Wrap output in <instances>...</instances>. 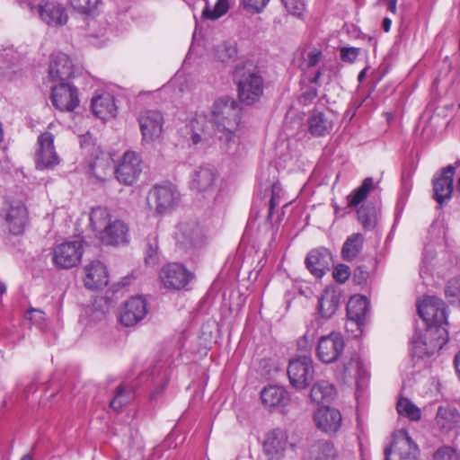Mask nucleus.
Segmentation results:
<instances>
[{"label": "nucleus", "mask_w": 460, "mask_h": 460, "mask_svg": "<svg viewBox=\"0 0 460 460\" xmlns=\"http://www.w3.org/2000/svg\"><path fill=\"white\" fill-rule=\"evenodd\" d=\"M241 121V108L228 96L217 99L211 111V123L222 152L234 155L239 149V139L235 134Z\"/></svg>", "instance_id": "obj_1"}, {"label": "nucleus", "mask_w": 460, "mask_h": 460, "mask_svg": "<svg viewBox=\"0 0 460 460\" xmlns=\"http://www.w3.org/2000/svg\"><path fill=\"white\" fill-rule=\"evenodd\" d=\"M233 77L242 103L252 105L260 100L263 93L264 81L255 65L252 62L237 64Z\"/></svg>", "instance_id": "obj_2"}, {"label": "nucleus", "mask_w": 460, "mask_h": 460, "mask_svg": "<svg viewBox=\"0 0 460 460\" xmlns=\"http://www.w3.org/2000/svg\"><path fill=\"white\" fill-rule=\"evenodd\" d=\"M447 340L448 332L446 328L427 329L424 336L421 334L413 336L411 354L418 358L430 357L441 349Z\"/></svg>", "instance_id": "obj_3"}, {"label": "nucleus", "mask_w": 460, "mask_h": 460, "mask_svg": "<svg viewBox=\"0 0 460 460\" xmlns=\"http://www.w3.org/2000/svg\"><path fill=\"white\" fill-rule=\"evenodd\" d=\"M418 314L427 323V329L445 328L447 324L446 305L442 299L427 296L417 305Z\"/></svg>", "instance_id": "obj_4"}, {"label": "nucleus", "mask_w": 460, "mask_h": 460, "mask_svg": "<svg viewBox=\"0 0 460 460\" xmlns=\"http://www.w3.org/2000/svg\"><path fill=\"white\" fill-rule=\"evenodd\" d=\"M287 372L293 387L297 390L305 389L314 380V361L307 356L297 357L289 361Z\"/></svg>", "instance_id": "obj_5"}, {"label": "nucleus", "mask_w": 460, "mask_h": 460, "mask_svg": "<svg viewBox=\"0 0 460 460\" xmlns=\"http://www.w3.org/2000/svg\"><path fill=\"white\" fill-rule=\"evenodd\" d=\"M148 205L158 214L172 210L179 203L180 193L172 184L156 185L148 194Z\"/></svg>", "instance_id": "obj_6"}, {"label": "nucleus", "mask_w": 460, "mask_h": 460, "mask_svg": "<svg viewBox=\"0 0 460 460\" xmlns=\"http://www.w3.org/2000/svg\"><path fill=\"white\" fill-rule=\"evenodd\" d=\"M84 253L83 241H66L53 249V263L62 269H71L79 264Z\"/></svg>", "instance_id": "obj_7"}, {"label": "nucleus", "mask_w": 460, "mask_h": 460, "mask_svg": "<svg viewBox=\"0 0 460 460\" xmlns=\"http://www.w3.org/2000/svg\"><path fill=\"white\" fill-rule=\"evenodd\" d=\"M420 450L409 434L402 430L390 447L385 449V460H418Z\"/></svg>", "instance_id": "obj_8"}, {"label": "nucleus", "mask_w": 460, "mask_h": 460, "mask_svg": "<svg viewBox=\"0 0 460 460\" xmlns=\"http://www.w3.org/2000/svg\"><path fill=\"white\" fill-rule=\"evenodd\" d=\"M31 10L39 15L44 23L50 27L64 26L68 21L66 7L57 1L40 0Z\"/></svg>", "instance_id": "obj_9"}, {"label": "nucleus", "mask_w": 460, "mask_h": 460, "mask_svg": "<svg viewBox=\"0 0 460 460\" xmlns=\"http://www.w3.org/2000/svg\"><path fill=\"white\" fill-rule=\"evenodd\" d=\"M345 342L338 332L322 336L317 342L316 356L320 361L331 364L337 361L342 354Z\"/></svg>", "instance_id": "obj_10"}, {"label": "nucleus", "mask_w": 460, "mask_h": 460, "mask_svg": "<svg viewBox=\"0 0 460 460\" xmlns=\"http://www.w3.org/2000/svg\"><path fill=\"white\" fill-rule=\"evenodd\" d=\"M142 172V161L140 156L133 152L124 153L121 161L114 170L117 180L124 185H132Z\"/></svg>", "instance_id": "obj_11"}, {"label": "nucleus", "mask_w": 460, "mask_h": 460, "mask_svg": "<svg viewBox=\"0 0 460 460\" xmlns=\"http://www.w3.org/2000/svg\"><path fill=\"white\" fill-rule=\"evenodd\" d=\"M72 58L62 52L53 53L49 66V78L52 82L67 83L75 74Z\"/></svg>", "instance_id": "obj_12"}, {"label": "nucleus", "mask_w": 460, "mask_h": 460, "mask_svg": "<svg viewBox=\"0 0 460 460\" xmlns=\"http://www.w3.org/2000/svg\"><path fill=\"white\" fill-rule=\"evenodd\" d=\"M142 139L150 143L158 138L163 131L164 117L158 111H141L137 118Z\"/></svg>", "instance_id": "obj_13"}, {"label": "nucleus", "mask_w": 460, "mask_h": 460, "mask_svg": "<svg viewBox=\"0 0 460 460\" xmlns=\"http://www.w3.org/2000/svg\"><path fill=\"white\" fill-rule=\"evenodd\" d=\"M51 101L56 109L72 111L79 103L77 90L69 83H58L51 86Z\"/></svg>", "instance_id": "obj_14"}, {"label": "nucleus", "mask_w": 460, "mask_h": 460, "mask_svg": "<svg viewBox=\"0 0 460 460\" xmlns=\"http://www.w3.org/2000/svg\"><path fill=\"white\" fill-rule=\"evenodd\" d=\"M160 279L164 288L181 289L192 279V274L181 263H168L160 271Z\"/></svg>", "instance_id": "obj_15"}, {"label": "nucleus", "mask_w": 460, "mask_h": 460, "mask_svg": "<svg viewBox=\"0 0 460 460\" xmlns=\"http://www.w3.org/2000/svg\"><path fill=\"white\" fill-rule=\"evenodd\" d=\"M38 149L35 155V163L38 169L52 168L59 163L54 147V136L44 132L38 137Z\"/></svg>", "instance_id": "obj_16"}, {"label": "nucleus", "mask_w": 460, "mask_h": 460, "mask_svg": "<svg viewBox=\"0 0 460 460\" xmlns=\"http://www.w3.org/2000/svg\"><path fill=\"white\" fill-rule=\"evenodd\" d=\"M178 243L185 249H199L205 244L206 236L197 222H182L176 234Z\"/></svg>", "instance_id": "obj_17"}, {"label": "nucleus", "mask_w": 460, "mask_h": 460, "mask_svg": "<svg viewBox=\"0 0 460 460\" xmlns=\"http://www.w3.org/2000/svg\"><path fill=\"white\" fill-rule=\"evenodd\" d=\"M455 172L456 169L453 165H447L432 180L433 198L439 205L451 199Z\"/></svg>", "instance_id": "obj_18"}, {"label": "nucleus", "mask_w": 460, "mask_h": 460, "mask_svg": "<svg viewBox=\"0 0 460 460\" xmlns=\"http://www.w3.org/2000/svg\"><path fill=\"white\" fill-rule=\"evenodd\" d=\"M217 172L211 166H200L194 171L191 181L190 188L204 197L215 192L217 186Z\"/></svg>", "instance_id": "obj_19"}, {"label": "nucleus", "mask_w": 460, "mask_h": 460, "mask_svg": "<svg viewBox=\"0 0 460 460\" xmlns=\"http://www.w3.org/2000/svg\"><path fill=\"white\" fill-rule=\"evenodd\" d=\"M146 303L141 296H133L125 302L119 311V322L124 326H133L146 314Z\"/></svg>", "instance_id": "obj_20"}, {"label": "nucleus", "mask_w": 460, "mask_h": 460, "mask_svg": "<svg viewBox=\"0 0 460 460\" xmlns=\"http://www.w3.org/2000/svg\"><path fill=\"white\" fill-rule=\"evenodd\" d=\"M314 420L317 428L326 434H335L342 422L340 411L329 406L318 408L314 412Z\"/></svg>", "instance_id": "obj_21"}, {"label": "nucleus", "mask_w": 460, "mask_h": 460, "mask_svg": "<svg viewBox=\"0 0 460 460\" xmlns=\"http://www.w3.org/2000/svg\"><path fill=\"white\" fill-rule=\"evenodd\" d=\"M288 444L285 430L275 429L269 432L263 443V450L268 460H282Z\"/></svg>", "instance_id": "obj_22"}, {"label": "nucleus", "mask_w": 460, "mask_h": 460, "mask_svg": "<svg viewBox=\"0 0 460 460\" xmlns=\"http://www.w3.org/2000/svg\"><path fill=\"white\" fill-rule=\"evenodd\" d=\"M27 219V208L21 201H13L8 205L4 220L6 227L11 234H22L24 231Z\"/></svg>", "instance_id": "obj_23"}, {"label": "nucleus", "mask_w": 460, "mask_h": 460, "mask_svg": "<svg viewBox=\"0 0 460 460\" xmlns=\"http://www.w3.org/2000/svg\"><path fill=\"white\" fill-rule=\"evenodd\" d=\"M102 242L108 245L124 244L128 242V227L119 219H114L100 235Z\"/></svg>", "instance_id": "obj_24"}, {"label": "nucleus", "mask_w": 460, "mask_h": 460, "mask_svg": "<svg viewBox=\"0 0 460 460\" xmlns=\"http://www.w3.org/2000/svg\"><path fill=\"white\" fill-rule=\"evenodd\" d=\"M331 253L327 249L312 250L305 258L308 270L317 278H321L329 270Z\"/></svg>", "instance_id": "obj_25"}, {"label": "nucleus", "mask_w": 460, "mask_h": 460, "mask_svg": "<svg viewBox=\"0 0 460 460\" xmlns=\"http://www.w3.org/2000/svg\"><path fill=\"white\" fill-rule=\"evenodd\" d=\"M84 286L88 289H99L108 284V272L106 267L100 261H92L84 269Z\"/></svg>", "instance_id": "obj_26"}, {"label": "nucleus", "mask_w": 460, "mask_h": 460, "mask_svg": "<svg viewBox=\"0 0 460 460\" xmlns=\"http://www.w3.org/2000/svg\"><path fill=\"white\" fill-rule=\"evenodd\" d=\"M261 399L266 408L274 410L287 405L289 395L282 386L268 385L261 390Z\"/></svg>", "instance_id": "obj_27"}, {"label": "nucleus", "mask_w": 460, "mask_h": 460, "mask_svg": "<svg viewBox=\"0 0 460 460\" xmlns=\"http://www.w3.org/2000/svg\"><path fill=\"white\" fill-rule=\"evenodd\" d=\"M91 107L94 115L101 119L106 120L116 117L117 107L113 96L110 93H105L93 97Z\"/></svg>", "instance_id": "obj_28"}, {"label": "nucleus", "mask_w": 460, "mask_h": 460, "mask_svg": "<svg viewBox=\"0 0 460 460\" xmlns=\"http://www.w3.org/2000/svg\"><path fill=\"white\" fill-rule=\"evenodd\" d=\"M310 460H340L339 452L330 439L314 441L309 450Z\"/></svg>", "instance_id": "obj_29"}, {"label": "nucleus", "mask_w": 460, "mask_h": 460, "mask_svg": "<svg viewBox=\"0 0 460 460\" xmlns=\"http://www.w3.org/2000/svg\"><path fill=\"white\" fill-rule=\"evenodd\" d=\"M341 293L339 290L330 288H326L319 299L318 309L323 318L332 317L339 307Z\"/></svg>", "instance_id": "obj_30"}, {"label": "nucleus", "mask_w": 460, "mask_h": 460, "mask_svg": "<svg viewBox=\"0 0 460 460\" xmlns=\"http://www.w3.org/2000/svg\"><path fill=\"white\" fill-rule=\"evenodd\" d=\"M369 311V303L362 296H352L347 304V315L349 320L358 325L364 323L367 314Z\"/></svg>", "instance_id": "obj_31"}, {"label": "nucleus", "mask_w": 460, "mask_h": 460, "mask_svg": "<svg viewBox=\"0 0 460 460\" xmlns=\"http://www.w3.org/2000/svg\"><path fill=\"white\" fill-rule=\"evenodd\" d=\"M308 127L313 136L323 137L331 133L333 125L325 113L314 111L308 118Z\"/></svg>", "instance_id": "obj_32"}, {"label": "nucleus", "mask_w": 460, "mask_h": 460, "mask_svg": "<svg viewBox=\"0 0 460 460\" xmlns=\"http://www.w3.org/2000/svg\"><path fill=\"white\" fill-rule=\"evenodd\" d=\"M365 238L360 233H354L349 235L341 248V256L343 260L351 261L355 260L362 252Z\"/></svg>", "instance_id": "obj_33"}, {"label": "nucleus", "mask_w": 460, "mask_h": 460, "mask_svg": "<svg viewBox=\"0 0 460 460\" xmlns=\"http://www.w3.org/2000/svg\"><path fill=\"white\" fill-rule=\"evenodd\" d=\"M112 159L104 154L98 155L90 164L92 174L98 180L104 181L108 175L114 172Z\"/></svg>", "instance_id": "obj_34"}, {"label": "nucleus", "mask_w": 460, "mask_h": 460, "mask_svg": "<svg viewBox=\"0 0 460 460\" xmlns=\"http://www.w3.org/2000/svg\"><path fill=\"white\" fill-rule=\"evenodd\" d=\"M460 423V415L454 408L439 407L436 415V424L442 430H451Z\"/></svg>", "instance_id": "obj_35"}, {"label": "nucleus", "mask_w": 460, "mask_h": 460, "mask_svg": "<svg viewBox=\"0 0 460 460\" xmlns=\"http://www.w3.org/2000/svg\"><path fill=\"white\" fill-rule=\"evenodd\" d=\"M335 394L334 387L328 381L321 380L314 385L310 397L313 401L321 403L330 402Z\"/></svg>", "instance_id": "obj_36"}, {"label": "nucleus", "mask_w": 460, "mask_h": 460, "mask_svg": "<svg viewBox=\"0 0 460 460\" xmlns=\"http://www.w3.org/2000/svg\"><path fill=\"white\" fill-rule=\"evenodd\" d=\"M109 210L106 208L98 207L92 210L90 214V224L93 231L100 234L112 222Z\"/></svg>", "instance_id": "obj_37"}, {"label": "nucleus", "mask_w": 460, "mask_h": 460, "mask_svg": "<svg viewBox=\"0 0 460 460\" xmlns=\"http://www.w3.org/2000/svg\"><path fill=\"white\" fill-rule=\"evenodd\" d=\"M374 188L375 184L373 178H366L362 184L348 196V206L349 208H355L359 205L367 197L369 191Z\"/></svg>", "instance_id": "obj_38"}, {"label": "nucleus", "mask_w": 460, "mask_h": 460, "mask_svg": "<svg viewBox=\"0 0 460 460\" xmlns=\"http://www.w3.org/2000/svg\"><path fill=\"white\" fill-rule=\"evenodd\" d=\"M343 374L345 376L355 379L367 376V369L364 367L358 355H353L349 360L343 363Z\"/></svg>", "instance_id": "obj_39"}, {"label": "nucleus", "mask_w": 460, "mask_h": 460, "mask_svg": "<svg viewBox=\"0 0 460 460\" xmlns=\"http://www.w3.org/2000/svg\"><path fill=\"white\" fill-rule=\"evenodd\" d=\"M358 218L365 229H373L377 219L376 208L371 204L361 206L358 210Z\"/></svg>", "instance_id": "obj_40"}, {"label": "nucleus", "mask_w": 460, "mask_h": 460, "mask_svg": "<svg viewBox=\"0 0 460 460\" xmlns=\"http://www.w3.org/2000/svg\"><path fill=\"white\" fill-rule=\"evenodd\" d=\"M396 408L400 415L405 416L411 420H419L421 418L420 410L407 398H401Z\"/></svg>", "instance_id": "obj_41"}, {"label": "nucleus", "mask_w": 460, "mask_h": 460, "mask_svg": "<svg viewBox=\"0 0 460 460\" xmlns=\"http://www.w3.org/2000/svg\"><path fill=\"white\" fill-rule=\"evenodd\" d=\"M230 8L228 0H217L213 7L208 4L203 10V16L209 20H217L226 14Z\"/></svg>", "instance_id": "obj_42"}, {"label": "nucleus", "mask_w": 460, "mask_h": 460, "mask_svg": "<svg viewBox=\"0 0 460 460\" xmlns=\"http://www.w3.org/2000/svg\"><path fill=\"white\" fill-rule=\"evenodd\" d=\"M101 0H69L71 6L78 13L84 15L93 14Z\"/></svg>", "instance_id": "obj_43"}, {"label": "nucleus", "mask_w": 460, "mask_h": 460, "mask_svg": "<svg viewBox=\"0 0 460 460\" xmlns=\"http://www.w3.org/2000/svg\"><path fill=\"white\" fill-rule=\"evenodd\" d=\"M145 261L146 264L154 265L158 259V242L156 237H148L145 250Z\"/></svg>", "instance_id": "obj_44"}, {"label": "nucleus", "mask_w": 460, "mask_h": 460, "mask_svg": "<svg viewBox=\"0 0 460 460\" xmlns=\"http://www.w3.org/2000/svg\"><path fill=\"white\" fill-rule=\"evenodd\" d=\"M237 51L234 46L229 44L218 45L216 49V57L221 62H228L236 58Z\"/></svg>", "instance_id": "obj_45"}, {"label": "nucleus", "mask_w": 460, "mask_h": 460, "mask_svg": "<svg viewBox=\"0 0 460 460\" xmlns=\"http://www.w3.org/2000/svg\"><path fill=\"white\" fill-rule=\"evenodd\" d=\"M206 119L199 117L193 122V133L191 136V142L193 145H198L207 140L208 133L205 132L203 126L206 123Z\"/></svg>", "instance_id": "obj_46"}, {"label": "nucleus", "mask_w": 460, "mask_h": 460, "mask_svg": "<svg viewBox=\"0 0 460 460\" xmlns=\"http://www.w3.org/2000/svg\"><path fill=\"white\" fill-rule=\"evenodd\" d=\"M130 394H126L124 387L122 385H119L117 387L115 392V396L111 400L110 406L113 410L119 411L121 410L122 406L127 404L130 400Z\"/></svg>", "instance_id": "obj_47"}, {"label": "nucleus", "mask_w": 460, "mask_h": 460, "mask_svg": "<svg viewBox=\"0 0 460 460\" xmlns=\"http://www.w3.org/2000/svg\"><path fill=\"white\" fill-rule=\"evenodd\" d=\"M445 294L447 298L451 299L450 302L459 301L460 303V278H454L448 280Z\"/></svg>", "instance_id": "obj_48"}, {"label": "nucleus", "mask_w": 460, "mask_h": 460, "mask_svg": "<svg viewBox=\"0 0 460 460\" xmlns=\"http://www.w3.org/2000/svg\"><path fill=\"white\" fill-rule=\"evenodd\" d=\"M434 460H460V456L454 448L443 447L435 452Z\"/></svg>", "instance_id": "obj_49"}, {"label": "nucleus", "mask_w": 460, "mask_h": 460, "mask_svg": "<svg viewBox=\"0 0 460 460\" xmlns=\"http://www.w3.org/2000/svg\"><path fill=\"white\" fill-rule=\"evenodd\" d=\"M287 11L294 15L300 17L305 11V3L303 0H282Z\"/></svg>", "instance_id": "obj_50"}, {"label": "nucleus", "mask_w": 460, "mask_h": 460, "mask_svg": "<svg viewBox=\"0 0 460 460\" xmlns=\"http://www.w3.org/2000/svg\"><path fill=\"white\" fill-rule=\"evenodd\" d=\"M359 54V49L354 47H343L341 49V59L343 62L353 63Z\"/></svg>", "instance_id": "obj_51"}, {"label": "nucleus", "mask_w": 460, "mask_h": 460, "mask_svg": "<svg viewBox=\"0 0 460 460\" xmlns=\"http://www.w3.org/2000/svg\"><path fill=\"white\" fill-rule=\"evenodd\" d=\"M333 278L340 283H344L350 276V269L345 264H339L333 270Z\"/></svg>", "instance_id": "obj_52"}, {"label": "nucleus", "mask_w": 460, "mask_h": 460, "mask_svg": "<svg viewBox=\"0 0 460 460\" xmlns=\"http://www.w3.org/2000/svg\"><path fill=\"white\" fill-rule=\"evenodd\" d=\"M270 0H243L244 8L251 13H260Z\"/></svg>", "instance_id": "obj_53"}, {"label": "nucleus", "mask_w": 460, "mask_h": 460, "mask_svg": "<svg viewBox=\"0 0 460 460\" xmlns=\"http://www.w3.org/2000/svg\"><path fill=\"white\" fill-rule=\"evenodd\" d=\"M279 190V187L277 183H274L272 184V193H271V198L269 201V212H268V216H267V218L269 220H271V217H272V215H273V210L275 208L276 206L279 205V196H278V191Z\"/></svg>", "instance_id": "obj_54"}, {"label": "nucleus", "mask_w": 460, "mask_h": 460, "mask_svg": "<svg viewBox=\"0 0 460 460\" xmlns=\"http://www.w3.org/2000/svg\"><path fill=\"white\" fill-rule=\"evenodd\" d=\"M0 58L7 64H13L18 60V54L13 47H6L3 49Z\"/></svg>", "instance_id": "obj_55"}, {"label": "nucleus", "mask_w": 460, "mask_h": 460, "mask_svg": "<svg viewBox=\"0 0 460 460\" xmlns=\"http://www.w3.org/2000/svg\"><path fill=\"white\" fill-rule=\"evenodd\" d=\"M317 96V89L314 86L309 87L305 92L302 93L300 96V102L304 105H307L312 102L314 99Z\"/></svg>", "instance_id": "obj_56"}, {"label": "nucleus", "mask_w": 460, "mask_h": 460, "mask_svg": "<svg viewBox=\"0 0 460 460\" xmlns=\"http://www.w3.org/2000/svg\"><path fill=\"white\" fill-rule=\"evenodd\" d=\"M368 272L365 267L358 266L354 270V279L357 283H365L367 279Z\"/></svg>", "instance_id": "obj_57"}, {"label": "nucleus", "mask_w": 460, "mask_h": 460, "mask_svg": "<svg viewBox=\"0 0 460 460\" xmlns=\"http://www.w3.org/2000/svg\"><path fill=\"white\" fill-rule=\"evenodd\" d=\"M321 58H322L321 51H313V52L308 53L307 66L308 67L315 66L319 63Z\"/></svg>", "instance_id": "obj_58"}, {"label": "nucleus", "mask_w": 460, "mask_h": 460, "mask_svg": "<svg viewBox=\"0 0 460 460\" xmlns=\"http://www.w3.org/2000/svg\"><path fill=\"white\" fill-rule=\"evenodd\" d=\"M326 69V66H323L319 70H317L314 74V75L310 78V83L311 84H319V80L323 73V71Z\"/></svg>", "instance_id": "obj_59"}, {"label": "nucleus", "mask_w": 460, "mask_h": 460, "mask_svg": "<svg viewBox=\"0 0 460 460\" xmlns=\"http://www.w3.org/2000/svg\"><path fill=\"white\" fill-rule=\"evenodd\" d=\"M387 10L392 13H396V0H388L387 1Z\"/></svg>", "instance_id": "obj_60"}, {"label": "nucleus", "mask_w": 460, "mask_h": 460, "mask_svg": "<svg viewBox=\"0 0 460 460\" xmlns=\"http://www.w3.org/2000/svg\"><path fill=\"white\" fill-rule=\"evenodd\" d=\"M166 386V382H164L163 385H161L160 386H158L155 392L151 394V398L154 399L155 398L158 394H160L165 388Z\"/></svg>", "instance_id": "obj_61"}, {"label": "nucleus", "mask_w": 460, "mask_h": 460, "mask_svg": "<svg viewBox=\"0 0 460 460\" xmlns=\"http://www.w3.org/2000/svg\"><path fill=\"white\" fill-rule=\"evenodd\" d=\"M391 24H392V21L389 18L385 17L383 20V23H382L384 31H389L390 28H391Z\"/></svg>", "instance_id": "obj_62"}, {"label": "nucleus", "mask_w": 460, "mask_h": 460, "mask_svg": "<svg viewBox=\"0 0 460 460\" xmlns=\"http://www.w3.org/2000/svg\"><path fill=\"white\" fill-rule=\"evenodd\" d=\"M456 370L460 377V351L455 357Z\"/></svg>", "instance_id": "obj_63"}, {"label": "nucleus", "mask_w": 460, "mask_h": 460, "mask_svg": "<svg viewBox=\"0 0 460 460\" xmlns=\"http://www.w3.org/2000/svg\"><path fill=\"white\" fill-rule=\"evenodd\" d=\"M366 73H367V69H363L362 71H360V73L358 74V80L359 82H362L366 76Z\"/></svg>", "instance_id": "obj_64"}]
</instances>
